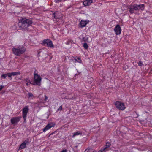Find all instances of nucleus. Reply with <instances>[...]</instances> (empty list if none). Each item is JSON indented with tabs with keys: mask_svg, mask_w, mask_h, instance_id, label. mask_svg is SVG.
Instances as JSON below:
<instances>
[{
	"mask_svg": "<svg viewBox=\"0 0 152 152\" xmlns=\"http://www.w3.org/2000/svg\"><path fill=\"white\" fill-rule=\"evenodd\" d=\"M32 23L31 18H21L19 20L18 25L22 30L28 31L29 29L28 27L31 26Z\"/></svg>",
	"mask_w": 152,
	"mask_h": 152,
	"instance_id": "obj_1",
	"label": "nucleus"
},
{
	"mask_svg": "<svg viewBox=\"0 0 152 152\" xmlns=\"http://www.w3.org/2000/svg\"><path fill=\"white\" fill-rule=\"evenodd\" d=\"M12 51L13 53L15 55L20 56L25 52L26 49L22 46H19L12 48Z\"/></svg>",
	"mask_w": 152,
	"mask_h": 152,
	"instance_id": "obj_2",
	"label": "nucleus"
},
{
	"mask_svg": "<svg viewBox=\"0 0 152 152\" xmlns=\"http://www.w3.org/2000/svg\"><path fill=\"white\" fill-rule=\"evenodd\" d=\"M34 82L32 84L35 85V84L40 86V83L41 81V78L39 75L36 73L35 72L34 74Z\"/></svg>",
	"mask_w": 152,
	"mask_h": 152,
	"instance_id": "obj_3",
	"label": "nucleus"
},
{
	"mask_svg": "<svg viewBox=\"0 0 152 152\" xmlns=\"http://www.w3.org/2000/svg\"><path fill=\"white\" fill-rule=\"evenodd\" d=\"M141 6L142 7V4L137 5V4H134L133 5H130L128 7L129 9V10L130 13L132 14L134 12V10H137L140 9Z\"/></svg>",
	"mask_w": 152,
	"mask_h": 152,
	"instance_id": "obj_4",
	"label": "nucleus"
},
{
	"mask_svg": "<svg viewBox=\"0 0 152 152\" xmlns=\"http://www.w3.org/2000/svg\"><path fill=\"white\" fill-rule=\"evenodd\" d=\"M41 44L42 45H45L46 44L48 47H49L53 48L54 47L52 41L48 39H44L42 43H41Z\"/></svg>",
	"mask_w": 152,
	"mask_h": 152,
	"instance_id": "obj_5",
	"label": "nucleus"
},
{
	"mask_svg": "<svg viewBox=\"0 0 152 152\" xmlns=\"http://www.w3.org/2000/svg\"><path fill=\"white\" fill-rule=\"evenodd\" d=\"M29 109L28 106H25L22 110V117L24 119V123H26L27 113L28 112Z\"/></svg>",
	"mask_w": 152,
	"mask_h": 152,
	"instance_id": "obj_6",
	"label": "nucleus"
},
{
	"mask_svg": "<svg viewBox=\"0 0 152 152\" xmlns=\"http://www.w3.org/2000/svg\"><path fill=\"white\" fill-rule=\"evenodd\" d=\"M115 105L116 107L120 110H123L125 108L124 104L121 102L120 101H116L115 103Z\"/></svg>",
	"mask_w": 152,
	"mask_h": 152,
	"instance_id": "obj_7",
	"label": "nucleus"
},
{
	"mask_svg": "<svg viewBox=\"0 0 152 152\" xmlns=\"http://www.w3.org/2000/svg\"><path fill=\"white\" fill-rule=\"evenodd\" d=\"M52 12V16L54 17V18L56 19H59V20H61V17H62L61 13L58 11H56L54 12L53 11H51Z\"/></svg>",
	"mask_w": 152,
	"mask_h": 152,
	"instance_id": "obj_8",
	"label": "nucleus"
},
{
	"mask_svg": "<svg viewBox=\"0 0 152 152\" xmlns=\"http://www.w3.org/2000/svg\"><path fill=\"white\" fill-rule=\"evenodd\" d=\"M30 142V141L29 140V139H27L20 145L19 149H22L26 148V145L29 143Z\"/></svg>",
	"mask_w": 152,
	"mask_h": 152,
	"instance_id": "obj_9",
	"label": "nucleus"
},
{
	"mask_svg": "<svg viewBox=\"0 0 152 152\" xmlns=\"http://www.w3.org/2000/svg\"><path fill=\"white\" fill-rule=\"evenodd\" d=\"M21 117H13L11 119L10 121L12 124H15L17 123L20 121Z\"/></svg>",
	"mask_w": 152,
	"mask_h": 152,
	"instance_id": "obj_10",
	"label": "nucleus"
},
{
	"mask_svg": "<svg viewBox=\"0 0 152 152\" xmlns=\"http://www.w3.org/2000/svg\"><path fill=\"white\" fill-rule=\"evenodd\" d=\"M55 125V124L54 123H48L46 126L42 129L44 132L48 130L52 127H54Z\"/></svg>",
	"mask_w": 152,
	"mask_h": 152,
	"instance_id": "obj_11",
	"label": "nucleus"
},
{
	"mask_svg": "<svg viewBox=\"0 0 152 152\" xmlns=\"http://www.w3.org/2000/svg\"><path fill=\"white\" fill-rule=\"evenodd\" d=\"M114 30L116 35L120 34L121 31L120 26L119 25H117L114 28Z\"/></svg>",
	"mask_w": 152,
	"mask_h": 152,
	"instance_id": "obj_12",
	"label": "nucleus"
},
{
	"mask_svg": "<svg viewBox=\"0 0 152 152\" xmlns=\"http://www.w3.org/2000/svg\"><path fill=\"white\" fill-rule=\"evenodd\" d=\"M20 72L19 71L13 72L11 73H7V76L10 78V79H12V78L11 77L12 76H15L18 75H20Z\"/></svg>",
	"mask_w": 152,
	"mask_h": 152,
	"instance_id": "obj_13",
	"label": "nucleus"
},
{
	"mask_svg": "<svg viewBox=\"0 0 152 152\" xmlns=\"http://www.w3.org/2000/svg\"><path fill=\"white\" fill-rule=\"evenodd\" d=\"M92 0H86L83 2V4L85 6H89L92 3Z\"/></svg>",
	"mask_w": 152,
	"mask_h": 152,
	"instance_id": "obj_14",
	"label": "nucleus"
},
{
	"mask_svg": "<svg viewBox=\"0 0 152 152\" xmlns=\"http://www.w3.org/2000/svg\"><path fill=\"white\" fill-rule=\"evenodd\" d=\"M88 20L84 21L82 20L80 22L81 27L82 28L85 27L86 25L88 23Z\"/></svg>",
	"mask_w": 152,
	"mask_h": 152,
	"instance_id": "obj_15",
	"label": "nucleus"
},
{
	"mask_svg": "<svg viewBox=\"0 0 152 152\" xmlns=\"http://www.w3.org/2000/svg\"><path fill=\"white\" fill-rule=\"evenodd\" d=\"M80 134H82V132L80 131H77L74 132L72 137H74Z\"/></svg>",
	"mask_w": 152,
	"mask_h": 152,
	"instance_id": "obj_16",
	"label": "nucleus"
},
{
	"mask_svg": "<svg viewBox=\"0 0 152 152\" xmlns=\"http://www.w3.org/2000/svg\"><path fill=\"white\" fill-rule=\"evenodd\" d=\"M111 144L109 142H107L106 143V145L103 148L107 151H108V148L111 145Z\"/></svg>",
	"mask_w": 152,
	"mask_h": 152,
	"instance_id": "obj_17",
	"label": "nucleus"
},
{
	"mask_svg": "<svg viewBox=\"0 0 152 152\" xmlns=\"http://www.w3.org/2000/svg\"><path fill=\"white\" fill-rule=\"evenodd\" d=\"M84 152H96V151L93 149L88 148L85 150Z\"/></svg>",
	"mask_w": 152,
	"mask_h": 152,
	"instance_id": "obj_18",
	"label": "nucleus"
},
{
	"mask_svg": "<svg viewBox=\"0 0 152 152\" xmlns=\"http://www.w3.org/2000/svg\"><path fill=\"white\" fill-rule=\"evenodd\" d=\"M28 98L30 99H32L34 97L33 94L31 93H28Z\"/></svg>",
	"mask_w": 152,
	"mask_h": 152,
	"instance_id": "obj_19",
	"label": "nucleus"
},
{
	"mask_svg": "<svg viewBox=\"0 0 152 152\" xmlns=\"http://www.w3.org/2000/svg\"><path fill=\"white\" fill-rule=\"evenodd\" d=\"M83 47L86 49H88V44L86 43H84L83 44Z\"/></svg>",
	"mask_w": 152,
	"mask_h": 152,
	"instance_id": "obj_20",
	"label": "nucleus"
},
{
	"mask_svg": "<svg viewBox=\"0 0 152 152\" xmlns=\"http://www.w3.org/2000/svg\"><path fill=\"white\" fill-rule=\"evenodd\" d=\"M75 60L78 63H81L82 62V60L79 57L77 58V59H75Z\"/></svg>",
	"mask_w": 152,
	"mask_h": 152,
	"instance_id": "obj_21",
	"label": "nucleus"
},
{
	"mask_svg": "<svg viewBox=\"0 0 152 152\" xmlns=\"http://www.w3.org/2000/svg\"><path fill=\"white\" fill-rule=\"evenodd\" d=\"M107 151L104 148H102L100 150H99L98 152H105Z\"/></svg>",
	"mask_w": 152,
	"mask_h": 152,
	"instance_id": "obj_22",
	"label": "nucleus"
},
{
	"mask_svg": "<svg viewBox=\"0 0 152 152\" xmlns=\"http://www.w3.org/2000/svg\"><path fill=\"white\" fill-rule=\"evenodd\" d=\"M82 40L84 42H87L88 38L87 37H83L82 39Z\"/></svg>",
	"mask_w": 152,
	"mask_h": 152,
	"instance_id": "obj_23",
	"label": "nucleus"
},
{
	"mask_svg": "<svg viewBox=\"0 0 152 152\" xmlns=\"http://www.w3.org/2000/svg\"><path fill=\"white\" fill-rule=\"evenodd\" d=\"M7 76V73L5 74H3L1 75V77L3 78L4 79H5L6 77Z\"/></svg>",
	"mask_w": 152,
	"mask_h": 152,
	"instance_id": "obj_24",
	"label": "nucleus"
},
{
	"mask_svg": "<svg viewBox=\"0 0 152 152\" xmlns=\"http://www.w3.org/2000/svg\"><path fill=\"white\" fill-rule=\"evenodd\" d=\"M70 43H72V41L71 40H68V41L65 43V44L66 45H69L70 44Z\"/></svg>",
	"mask_w": 152,
	"mask_h": 152,
	"instance_id": "obj_25",
	"label": "nucleus"
},
{
	"mask_svg": "<svg viewBox=\"0 0 152 152\" xmlns=\"http://www.w3.org/2000/svg\"><path fill=\"white\" fill-rule=\"evenodd\" d=\"M26 81L27 82H29V83L31 84H32L33 83H32L31 81H30V80L28 78H26Z\"/></svg>",
	"mask_w": 152,
	"mask_h": 152,
	"instance_id": "obj_26",
	"label": "nucleus"
},
{
	"mask_svg": "<svg viewBox=\"0 0 152 152\" xmlns=\"http://www.w3.org/2000/svg\"><path fill=\"white\" fill-rule=\"evenodd\" d=\"M62 1V0H55L54 1L56 3H59L60 2H61Z\"/></svg>",
	"mask_w": 152,
	"mask_h": 152,
	"instance_id": "obj_27",
	"label": "nucleus"
},
{
	"mask_svg": "<svg viewBox=\"0 0 152 152\" xmlns=\"http://www.w3.org/2000/svg\"><path fill=\"white\" fill-rule=\"evenodd\" d=\"M62 110V105L60 106L58 109V110Z\"/></svg>",
	"mask_w": 152,
	"mask_h": 152,
	"instance_id": "obj_28",
	"label": "nucleus"
},
{
	"mask_svg": "<svg viewBox=\"0 0 152 152\" xmlns=\"http://www.w3.org/2000/svg\"><path fill=\"white\" fill-rule=\"evenodd\" d=\"M138 65L140 66H141L142 65V62L141 61H140L138 63Z\"/></svg>",
	"mask_w": 152,
	"mask_h": 152,
	"instance_id": "obj_29",
	"label": "nucleus"
},
{
	"mask_svg": "<svg viewBox=\"0 0 152 152\" xmlns=\"http://www.w3.org/2000/svg\"><path fill=\"white\" fill-rule=\"evenodd\" d=\"M45 101H46L48 99V98L47 96L46 95H45Z\"/></svg>",
	"mask_w": 152,
	"mask_h": 152,
	"instance_id": "obj_30",
	"label": "nucleus"
},
{
	"mask_svg": "<svg viewBox=\"0 0 152 152\" xmlns=\"http://www.w3.org/2000/svg\"><path fill=\"white\" fill-rule=\"evenodd\" d=\"M4 87V86H0V91H1Z\"/></svg>",
	"mask_w": 152,
	"mask_h": 152,
	"instance_id": "obj_31",
	"label": "nucleus"
},
{
	"mask_svg": "<svg viewBox=\"0 0 152 152\" xmlns=\"http://www.w3.org/2000/svg\"><path fill=\"white\" fill-rule=\"evenodd\" d=\"M67 151L66 149L63 150L61 152H67Z\"/></svg>",
	"mask_w": 152,
	"mask_h": 152,
	"instance_id": "obj_32",
	"label": "nucleus"
},
{
	"mask_svg": "<svg viewBox=\"0 0 152 152\" xmlns=\"http://www.w3.org/2000/svg\"><path fill=\"white\" fill-rule=\"evenodd\" d=\"M28 82L27 83H26V85H27V86H28Z\"/></svg>",
	"mask_w": 152,
	"mask_h": 152,
	"instance_id": "obj_33",
	"label": "nucleus"
},
{
	"mask_svg": "<svg viewBox=\"0 0 152 152\" xmlns=\"http://www.w3.org/2000/svg\"><path fill=\"white\" fill-rule=\"evenodd\" d=\"M78 145H76L75 146V148H77L78 147Z\"/></svg>",
	"mask_w": 152,
	"mask_h": 152,
	"instance_id": "obj_34",
	"label": "nucleus"
},
{
	"mask_svg": "<svg viewBox=\"0 0 152 152\" xmlns=\"http://www.w3.org/2000/svg\"><path fill=\"white\" fill-rule=\"evenodd\" d=\"M143 7H144V4H143ZM143 9H144L143 8Z\"/></svg>",
	"mask_w": 152,
	"mask_h": 152,
	"instance_id": "obj_35",
	"label": "nucleus"
}]
</instances>
